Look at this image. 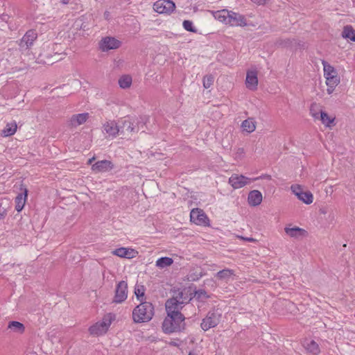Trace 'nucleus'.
I'll use <instances>...</instances> for the list:
<instances>
[{"instance_id":"28","label":"nucleus","mask_w":355,"mask_h":355,"mask_svg":"<svg viewBox=\"0 0 355 355\" xmlns=\"http://www.w3.org/2000/svg\"><path fill=\"white\" fill-rule=\"evenodd\" d=\"M233 276H234V271L229 268L220 270L216 274L217 279L225 281H229Z\"/></svg>"},{"instance_id":"2","label":"nucleus","mask_w":355,"mask_h":355,"mask_svg":"<svg viewBox=\"0 0 355 355\" xmlns=\"http://www.w3.org/2000/svg\"><path fill=\"white\" fill-rule=\"evenodd\" d=\"M184 316L182 314H168L162 322V330L166 334L180 331L184 329Z\"/></svg>"},{"instance_id":"16","label":"nucleus","mask_w":355,"mask_h":355,"mask_svg":"<svg viewBox=\"0 0 355 355\" xmlns=\"http://www.w3.org/2000/svg\"><path fill=\"white\" fill-rule=\"evenodd\" d=\"M182 304L174 297L168 299L165 304L166 310L168 314H182L180 310L182 309Z\"/></svg>"},{"instance_id":"14","label":"nucleus","mask_w":355,"mask_h":355,"mask_svg":"<svg viewBox=\"0 0 355 355\" xmlns=\"http://www.w3.org/2000/svg\"><path fill=\"white\" fill-rule=\"evenodd\" d=\"M114 164L110 160L104 159L98 161L92 166V170L95 173H105L111 171Z\"/></svg>"},{"instance_id":"21","label":"nucleus","mask_w":355,"mask_h":355,"mask_svg":"<svg viewBox=\"0 0 355 355\" xmlns=\"http://www.w3.org/2000/svg\"><path fill=\"white\" fill-rule=\"evenodd\" d=\"M284 232L288 236L294 239H300L301 237L306 236L307 235V232L304 229L298 227H286L284 228Z\"/></svg>"},{"instance_id":"32","label":"nucleus","mask_w":355,"mask_h":355,"mask_svg":"<svg viewBox=\"0 0 355 355\" xmlns=\"http://www.w3.org/2000/svg\"><path fill=\"white\" fill-rule=\"evenodd\" d=\"M344 38L349 39L351 41L355 42V31L351 26H346L342 33Z\"/></svg>"},{"instance_id":"36","label":"nucleus","mask_w":355,"mask_h":355,"mask_svg":"<svg viewBox=\"0 0 355 355\" xmlns=\"http://www.w3.org/2000/svg\"><path fill=\"white\" fill-rule=\"evenodd\" d=\"M145 288L144 286H137L135 288V294L139 300L140 297H143L144 296Z\"/></svg>"},{"instance_id":"41","label":"nucleus","mask_w":355,"mask_h":355,"mask_svg":"<svg viewBox=\"0 0 355 355\" xmlns=\"http://www.w3.org/2000/svg\"><path fill=\"white\" fill-rule=\"evenodd\" d=\"M314 106H316L315 104H313L311 105V109H310V112H311V114L312 115V116L315 119H319V115H318V113L317 112H313V107Z\"/></svg>"},{"instance_id":"27","label":"nucleus","mask_w":355,"mask_h":355,"mask_svg":"<svg viewBox=\"0 0 355 355\" xmlns=\"http://www.w3.org/2000/svg\"><path fill=\"white\" fill-rule=\"evenodd\" d=\"M122 124H120L121 134L125 135L135 132V127L129 119H124L121 121Z\"/></svg>"},{"instance_id":"9","label":"nucleus","mask_w":355,"mask_h":355,"mask_svg":"<svg viewBox=\"0 0 355 355\" xmlns=\"http://www.w3.org/2000/svg\"><path fill=\"white\" fill-rule=\"evenodd\" d=\"M37 37L35 30H28L20 40L19 46L21 51H26L31 48Z\"/></svg>"},{"instance_id":"33","label":"nucleus","mask_w":355,"mask_h":355,"mask_svg":"<svg viewBox=\"0 0 355 355\" xmlns=\"http://www.w3.org/2000/svg\"><path fill=\"white\" fill-rule=\"evenodd\" d=\"M320 119L322 123L327 127H330L331 123H334L335 118L329 116L327 112H320Z\"/></svg>"},{"instance_id":"37","label":"nucleus","mask_w":355,"mask_h":355,"mask_svg":"<svg viewBox=\"0 0 355 355\" xmlns=\"http://www.w3.org/2000/svg\"><path fill=\"white\" fill-rule=\"evenodd\" d=\"M195 296L198 299H206L208 297V295L206 291L203 289H200L196 291Z\"/></svg>"},{"instance_id":"20","label":"nucleus","mask_w":355,"mask_h":355,"mask_svg":"<svg viewBox=\"0 0 355 355\" xmlns=\"http://www.w3.org/2000/svg\"><path fill=\"white\" fill-rule=\"evenodd\" d=\"M21 190L22 192L19 193L15 199V209L17 212H20L24 209L28 196L27 189L24 188Z\"/></svg>"},{"instance_id":"4","label":"nucleus","mask_w":355,"mask_h":355,"mask_svg":"<svg viewBox=\"0 0 355 355\" xmlns=\"http://www.w3.org/2000/svg\"><path fill=\"white\" fill-rule=\"evenodd\" d=\"M114 316L112 314L105 315L101 321L96 322L89 328L90 334L98 336L105 334L111 325Z\"/></svg>"},{"instance_id":"40","label":"nucleus","mask_w":355,"mask_h":355,"mask_svg":"<svg viewBox=\"0 0 355 355\" xmlns=\"http://www.w3.org/2000/svg\"><path fill=\"white\" fill-rule=\"evenodd\" d=\"M7 216V211L3 207H0V220H3Z\"/></svg>"},{"instance_id":"34","label":"nucleus","mask_w":355,"mask_h":355,"mask_svg":"<svg viewBox=\"0 0 355 355\" xmlns=\"http://www.w3.org/2000/svg\"><path fill=\"white\" fill-rule=\"evenodd\" d=\"M182 26L183 28L187 31L192 33L197 32L196 28L193 26V22L190 20H184L182 23Z\"/></svg>"},{"instance_id":"12","label":"nucleus","mask_w":355,"mask_h":355,"mask_svg":"<svg viewBox=\"0 0 355 355\" xmlns=\"http://www.w3.org/2000/svg\"><path fill=\"white\" fill-rule=\"evenodd\" d=\"M121 41L113 37H103L100 42V49L103 51H107L112 49H116L120 47Z\"/></svg>"},{"instance_id":"47","label":"nucleus","mask_w":355,"mask_h":355,"mask_svg":"<svg viewBox=\"0 0 355 355\" xmlns=\"http://www.w3.org/2000/svg\"><path fill=\"white\" fill-rule=\"evenodd\" d=\"M171 345H174V346H176V345H177V343H174V342H172V343H171Z\"/></svg>"},{"instance_id":"18","label":"nucleus","mask_w":355,"mask_h":355,"mask_svg":"<svg viewBox=\"0 0 355 355\" xmlns=\"http://www.w3.org/2000/svg\"><path fill=\"white\" fill-rule=\"evenodd\" d=\"M245 85L250 90H255L258 85L257 72L254 70L248 71L246 74Z\"/></svg>"},{"instance_id":"13","label":"nucleus","mask_w":355,"mask_h":355,"mask_svg":"<svg viewBox=\"0 0 355 355\" xmlns=\"http://www.w3.org/2000/svg\"><path fill=\"white\" fill-rule=\"evenodd\" d=\"M191 221L196 225H205L208 221V218L200 209H193L190 213Z\"/></svg>"},{"instance_id":"11","label":"nucleus","mask_w":355,"mask_h":355,"mask_svg":"<svg viewBox=\"0 0 355 355\" xmlns=\"http://www.w3.org/2000/svg\"><path fill=\"white\" fill-rule=\"evenodd\" d=\"M291 189L297 198L305 204L310 205L313 202V194L310 191H304L300 185H292Z\"/></svg>"},{"instance_id":"30","label":"nucleus","mask_w":355,"mask_h":355,"mask_svg":"<svg viewBox=\"0 0 355 355\" xmlns=\"http://www.w3.org/2000/svg\"><path fill=\"white\" fill-rule=\"evenodd\" d=\"M132 79L129 75H123L119 79V87L122 89H128L132 85Z\"/></svg>"},{"instance_id":"19","label":"nucleus","mask_w":355,"mask_h":355,"mask_svg":"<svg viewBox=\"0 0 355 355\" xmlns=\"http://www.w3.org/2000/svg\"><path fill=\"white\" fill-rule=\"evenodd\" d=\"M114 255L121 258L132 259L136 257L137 252L132 248H119L112 252Z\"/></svg>"},{"instance_id":"17","label":"nucleus","mask_w":355,"mask_h":355,"mask_svg":"<svg viewBox=\"0 0 355 355\" xmlns=\"http://www.w3.org/2000/svg\"><path fill=\"white\" fill-rule=\"evenodd\" d=\"M89 119V113H81L73 114L69 121L68 125L71 128H77L78 126L85 123Z\"/></svg>"},{"instance_id":"5","label":"nucleus","mask_w":355,"mask_h":355,"mask_svg":"<svg viewBox=\"0 0 355 355\" xmlns=\"http://www.w3.org/2000/svg\"><path fill=\"white\" fill-rule=\"evenodd\" d=\"M261 178L262 176L250 178L243 175L234 173L230 177L228 183L234 189H239L250 184L252 182L258 180Z\"/></svg>"},{"instance_id":"45","label":"nucleus","mask_w":355,"mask_h":355,"mask_svg":"<svg viewBox=\"0 0 355 355\" xmlns=\"http://www.w3.org/2000/svg\"><path fill=\"white\" fill-rule=\"evenodd\" d=\"M60 1H61V2H62L63 4H64V5L68 4V3H69V0H60Z\"/></svg>"},{"instance_id":"29","label":"nucleus","mask_w":355,"mask_h":355,"mask_svg":"<svg viewBox=\"0 0 355 355\" xmlns=\"http://www.w3.org/2000/svg\"><path fill=\"white\" fill-rule=\"evenodd\" d=\"M8 329L18 334H23L25 331L24 325L21 322L17 321L10 322L8 325Z\"/></svg>"},{"instance_id":"23","label":"nucleus","mask_w":355,"mask_h":355,"mask_svg":"<svg viewBox=\"0 0 355 355\" xmlns=\"http://www.w3.org/2000/svg\"><path fill=\"white\" fill-rule=\"evenodd\" d=\"M173 297L184 304L191 300V297L188 295V291L186 289H178L173 291Z\"/></svg>"},{"instance_id":"3","label":"nucleus","mask_w":355,"mask_h":355,"mask_svg":"<svg viewBox=\"0 0 355 355\" xmlns=\"http://www.w3.org/2000/svg\"><path fill=\"white\" fill-rule=\"evenodd\" d=\"M154 315V306L148 302H141L132 311V319L135 322H146Z\"/></svg>"},{"instance_id":"38","label":"nucleus","mask_w":355,"mask_h":355,"mask_svg":"<svg viewBox=\"0 0 355 355\" xmlns=\"http://www.w3.org/2000/svg\"><path fill=\"white\" fill-rule=\"evenodd\" d=\"M245 155V150L243 148H238L235 152L236 158L241 159Z\"/></svg>"},{"instance_id":"6","label":"nucleus","mask_w":355,"mask_h":355,"mask_svg":"<svg viewBox=\"0 0 355 355\" xmlns=\"http://www.w3.org/2000/svg\"><path fill=\"white\" fill-rule=\"evenodd\" d=\"M220 318L221 314L218 311H209L206 317L202 319L200 324L201 328L204 331H207L211 328L215 327L219 323Z\"/></svg>"},{"instance_id":"46","label":"nucleus","mask_w":355,"mask_h":355,"mask_svg":"<svg viewBox=\"0 0 355 355\" xmlns=\"http://www.w3.org/2000/svg\"><path fill=\"white\" fill-rule=\"evenodd\" d=\"M188 355H196L194 352H189Z\"/></svg>"},{"instance_id":"15","label":"nucleus","mask_w":355,"mask_h":355,"mask_svg":"<svg viewBox=\"0 0 355 355\" xmlns=\"http://www.w3.org/2000/svg\"><path fill=\"white\" fill-rule=\"evenodd\" d=\"M103 130L109 137H115L121 134L120 124L114 121H107L103 125Z\"/></svg>"},{"instance_id":"31","label":"nucleus","mask_w":355,"mask_h":355,"mask_svg":"<svg viewBox=\"0 0 355 355\" xmlns=\"http://www.w3.org/2000/svg\"><path fill=\"white\" fill-rule=\"evenodd\" d=\"M173 263V260L168 257H164L159 258L156 261L155 266L159 268H164L170 266Z\"/></svg>"},{"instance_id":"42","label":"nucleus","mask_w":355,"mask_h":355,"mask_svg":"<svg viewBox=\"0 0 355 355\" xmlns=\"http://www.w3.org/2000/svg\"><path fill=\"white\" fill-rule=\"evenodd\" d=\"M252 2L259 4V5H263L266 3L267 0H251Z\"/></svg>"},{"instance_id":"7","label":"nucleus","mask_w":355,"mask_h":355,"mask_svg":"<svg viewBox=\"0 0 355 355\" xmlns=\"http://www.w3.org/2000/svg\"><path fill=\"white\" fill-rule=\"evenodd\" d=\"M175 8V5L171 0H158L153 4V9L159 14H171Z\"/></svg>"},{"instance_id":"25","label":"nucleus","mask_w":355,"mask_h":355,"mask_svg":"<svg viewBox=\"0 0 355 355\" xmlns=\"http://www.w3.org/2000/svg\"><path fill=\"white\" fill-rule=\"evenodd\" d=\"M256 127L257 123L253 118L244 120L241 125L242 131L248 134L253 132L256 130Z\"/></svg>"},{"instance_id":"10","label":"nucleus","mask_w":355,"mask_h":355,"mask_svg":"<svg viewBox=\"0 0 355 355\" xmlns=\"http://www.w3.org/2000/svg\"><path fill=\"white\" fill-rule=\"evenodd\" d=\"M127 297L128 284L125 281H120L116 286L113 302L116 304H120L124 302Z\"/></svg>"},{"instance_id":"26","label":"nucleus","mask_w":355,"mask_h":355,"mask_svg":"<svg viewBox=\"0 0 355 355\" xmlns=\"http://www.w3.org/2000/svg\"><path fill=\"white\" fill-rule=\"evenodd\" d=\"M17 129V125L15 121L8 123L6 127L1 130L0 136L7 137L13 135Z\"/></svg>"},{"instance_id":"39","label":"nucleus","mask_w":355,"mask_h":355,"mask_svg":"<svg viewBox=\"0 0 355 355\" xmlns=\"http://www.w3.org/2000/svg\"><path fill=\"white\" fill-rule=\"evenodd\" d=\"M339 83H335L334 85H329V84H327V92L329 94H331L333 93V92L334 91L335 89V87L338 85Z\"/></svg>"},{"instance_id":"22","label":"nucleus","mask_w":355,"mask_h":355,"mask_svg":"<svg viewBox=\"0 0 355 355\" xmlns=\"http://www.w3.org/2000/svg\"><path fill=\"white\" fill-rule=\"evenodd\" d=\"M263 200L261 193L258 190H252L248 193V202L252 207L259 205Z\"/></svg>"},{"instance_id":"44","label":"nucleus","mask_w":355,"mask_h":355,"mask_svg":"<svg viewBox=\"0 0 355 355\" xmlns=\"http://www.w3.org/2000/svg\"><path fill=\"white\" fill-rule=\"evenodd\" d=\"M94 160H95V157H93L90 158V159L88 160L87 164H92V163Z\"/></svg>"},{"instance_id":"24","label":"nucleus","mask_w":355,"mask_h":355,"mask_svg":"<svg viewBox=\"0 0 355 355\" xmlns=\"http://www.w3.org/2000/svg\"><path fill=\"white\" fill-rule=\"evenodd\" d=\"M303 346L312 355H318L320 352L318 344L313 340H305L303 343Z\"/></svg>"},{"instance_id":"35","label":"nucleus","mask_w":355,"mask_h":355,"mask_svg":"<svg viewBox=\"0 0 355 355\" xmlns=\"http://www.w3.org/2000/svg\"><path fill=\"white\" fill-rule=\"evenodd\" d=\"M214 83V77L211 75L205 76L202 80L203 87L205 89L209 88Z\"/></svg>"},{"instance_id":"8","label":"nucleus","mask_w":355,"mask_h":355,"mask_svg":"<svg viewBox=\"0 0 355 355\" xmlns=\"http://www.w3.org/2000/svg\"><path fill=\"white\" fill-rule=\"evenodd\" d=\"M322 65L326 84L334 85L335 83H340V77L338 76L334 67L326 61H322Z\"/></svg>"},{"instance_id":"43","label":"nucleus","mask_w":355,"mask_h":355,"mask_svg":"<svg viewBox=\"0 0 355 355\" xmlns=\"http://www.w3.org/2000/svg\"><path fill=\"white\" fill-rule=\"evenodd\" d=\"M241 238L243 239V240H245V241H250V242H254L256 240L252 237H243V236H241Z\"/></svg>"},{"instance_id":"1","label":"nucleus","mask_w":355,"mask_h":355,"mask_svg":"<svg viewBox=\"0 0 355 355\" xmlns=\"http://www.w3.org/2000/svg\"><path fill=\"white\" fill-rule=\"evenodd\" d=\"M215 19L223 23L225 25H228L233 27H244L248 25L247 19L244 15L229 10L227 9H223L216 11H209Z\"/></svg>"}]
</instances>
